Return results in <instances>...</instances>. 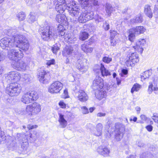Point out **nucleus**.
Here are the masks:
<instances>
[{
	"instance_id": "1",
	"label": "nucleus",
	"mask_w": 158,
	"mask_h": 158,
	"mask_svg": "<svg viewBox=\"0 0 158 158\" xmlns=\"http://www.w3.org/2000/svg\"><path fill=\"white\" fill-rule=\"evenodd\" d=\"M56 9L60 13H62L67 9L70 15L73 17L78 16L80 12V9L75 2H72L67 4L65 0H59L56 5Z\"/></svg>"
},
{
	"instance_id": "2",
	"label": "nucleus",
	"mask_w": 158,
	"mask_h": 158,
	"mask_svg": "<svg viewBox=\"0 0 158 158\" xmlns=\"http://www.w3.org/2000/svg\"><path fill=\"white\" fill-rule=\"evenodd\" d=\"M54 27L48 23L45 24L44 26L41 27L39 30V31L42 34L41 37L42 39L46 41L51 40L53 35V31Z\"/></svg>"
},
{
	"instance_id": "3",
	"label": "nucleus",
	"mask_w": 158,
	"mask_h": 158,
	"mask_svg": "<svg viewBox=\"0 0 158 158\" xmlns=\"http://www.w3.org/2000/svg\"><path fill=\"white\" fill-rule=\"evenodd\" d=\"M41 110L40 105L36 102L27 105L25 110L21 111L20 113L22 115L28 114L30 116H34L37 114Z\"/></svg>"
},
{
	"instance_id": "4",
	"label": "nucleus",
	"mask_w": 158,
	"mask_h": 158,
	"mask_svg": "<svg viewBox=\"0 0 158 158\" xmlns=\"http://www.w3.org/2000/svg\"><path fill=\"white\" fill-rule=\"evenodd\" d=\"M15 43L17 45L16 47L19 48L23 50H27L29 47L28 40L23 35H17L15 37Z\"/></svg>"
},
{
	"instance_id": "5",
	"label": "nucleus",
	"mask_w": 158,
	"mask_h": 158,
	"mask_svg": "<svg viewBox=\"0 0 158 158\" xmlns=\"http://www.w3.org/2000/svg\"><path fill=\"white\" fill-rule=\"evenodd\" d=\"M15 37L14 38L4 37L0 41V46L3 49L9 50L11 48L16 47V44L15 43Z\"/></svg>"
},
{
	"instance_id": "6",
	"label": "nucleus",
	"mask_w": 158,
	"mask_h": 158,
	"mask_svg": "<svg viewBox=\"0 0 158 158\" xmlns=\"http://www.w3.org/2000/svg\"><path fill=\"white\" fill-rule=\"evenodd\" d=\"M22 89L20 84L17 82L12 83L6 87V92L11 96H16L20 93Z\"/></svg>"
},
{
	"instance_id": "7",
	"label": "nucleus",
	"mask_w": 158,
	"mask_h": 158,
	"mask_svg": "<svg viewBox=\"0 0 158 158\" xmlns=\"http://www.w3.org/2000/svg\"><path fill=\"white\" fill-rule=\"evenodd\" d=\"M38 98L36 92L33 91L25 93L21 99L22 102L25 104H28L33 101H36Z\"/></svg>"
},
{
	"instance_id": "8",
	"label": "nucleus",
	"mask_w": 158,
	"mask_h": 158,
	"mask_svg": "<svg viewBox=\"0 0 158 158\" xmlns=\"http://www.w3.org/2000/svg\"><path fill=\"white\" fill-rule=\"evenodd\" d=\"M8 50V57L13 61L18 60V59L22 58L23 57V54L22 52L19 49H15L13 48Z\"/></svg>"
},
{
	"instance_id": "9",
	"label": "nucleus",
	"mask_w": 158,
	"mask_h": 158,
	"mask_svg": "<svg viewBox=\"0 0 158 158\" xmlns=\"http://www.w3.org/2000/svg\"><path fill=\"white\" fill-rule=\"evenodd\" d=\"M4 77L5 80L6 82L11 83L13 82L18 81L21 78V76L18 72L13 71L5 74Z\"/></svg>"
},
{
	"instance_id": "10",
	"label": "nucleus",
	"mask_w": 158,
	"mask_h": 158,
	"mask_svg": "<svg viewBox=\"0 0 158 158\" xmlns=\"http://www.w3.org/2000/svg\"><path fill=\"white\" fill-rule=\"evenodd\" d=\"M115 139L117 141H119L123 136V132L125 131V126L120 123H115Z\"/></svg>"
},
{
	"instance_id": "11",
	"label": "nucleus",
	"mask_w": 158,
	"mask_h": 158,
	"mask_svg": "<svg viewBox=\"0 0 158 158\" xmlns=\"http://www.w3.org/2000/svg\"><path fill=\"white\" fill-rule=\"evenodd\" d=\"M81 10H80V11ZM81 14L78 18V21L80 23H84L89 20L94 19V12L92 11L85 10L83 13H81Z\"/></svg>"
},
{
	"instance_id": "12",
	"label": "nucleus",
	"mask_w": 158,
	"mask_h": 158,
	"mask_svg": "<svg viewBox=\"0 0 158 158\" xmlns=\"http://www.w3.org/2000/svg\"><path fill=\"white\" fill-rule=\"evenodd\" d=\"M63 86V84L62 83L58 81H56L49 86L48 91L51 94L59 93L62 89Z\"/></svg>"
},
{
	"instance_id": "13",
	"label": "nucleus",
	"mask_w": 158,
	"mask_h": 158,
	"mask_svg": "<svg viewBox=\"0 0 158 158\" xmlns=\"http://www.w3.org/2000/svg\"><path fill=\"white\" fill-rule=\"evenodd\" d=\"M19 59L18 60L13 61L12 63V67L17 70L24 71L27 67V63L25 61Z\"/></svg>"
},
{
	"instance_id": "14",
	"label": "nucleus",
	"mask_w": 158,
	"mask_h": 158,
	"mask_svg": "<svg viewBox=\"0 0 158 158\" xmlns=\"http://www.w3.org/2000/svg\"><path fill=\"white\" fill-rule=\"evenodd\" d=\"M85 59H79L77 60L76 66L77 68L81 72L85 73L88 69V63Z\"/></svg>"
},
{
	"instance_id": "15",
	"label": "nucleus",
	"mask_w": 158,
	"mask_h": 158,
	"mask_svg": "<svg viewBox=\"0 0 158 158\" xmlns=\"http://www.w3.org/2000/svg\"><path fill=\"white\" fill-rule=\"evenodd\" d=\"M129 58L125 62L126 65L127 67H133L134 65V64L138 62L139 61L138 55L136 52L131 53L129 54Z\"/></svg>"
},
{
	"instance_id": "16",
	"label": "nucleus",
	"mask_w": 158,
	"mask_h": 158,
	"mask_svg": "<svg viewBox=\"0 0 158 158\" xmlns=\"http://www.w3.org/2000/svg\"><path fill=\"white\" fill-rule=\"evenodd\" d=\"M28 147L29 143L27 139L23 138L22 139V143H21V147L19 148L18 152L20 154H27L29 152Z\"/></svg>"
},
{
	"instance_id": "17",
	"label": "nucleus",
	"mask_w": 158,
	"mask_h": 158,
	"mask_svg": "<svg viewBox=\"0 0 158 158\" xmlns=\"http://www.w3.org/2000/svg\"><path fill=\"white\" fill-rule=\"evenodd\" d=\"M82 6L85 7H91L94 6H98L99 5L98 0H79Z\"/></svg>"
},
{
	"instance_id": "18",
	"label": "nucleus",
	"mask_w": 158,
	"mask_h": 158,
	"mask_svg": "<svg viewBox=\"0 0 158 158\" xmlns=\"http://www.w3.org/2000/svg\"><path fill=\"white\" fill-rule=\"evenodd\" d=\"M38 78L40 82L47 83L50 80V77L49 73H47L43 70L39 73Z\"/></svg>"
},
{
	"instance_id": "19",
	"label": "nucleus",
	"mask_w": 158,
	"mask_h": 158,
	"mask_svg": "<svg viewBox=\"0 0 158 158\" xmlns=\"http://www.w3.org/2000/svg\"><path fill=\"white\" fill-rule=\"evenodd\" d=\"M78 46V45L77 44L66 46L63 51V55L64 56H67V55H71L74 50H77Z\"/></svg>"
},
{
	"instance_id": "20",
	"label": "nucleus",
	"mask_w": 158,
	"mask_h": 158,
	"mask_svg": "<svg viewBox=\"0 0 158 158\" xmlns=\"http://www.w3.org/2000/svg\"><path fill=\"white\" fill-rule=\"evenodd\" d=\"M97 152L100 155L104 157H106L109 155L110 151L107 147L101 145L98 148Z\"/></svg>"
},
{
	"instance_id": "21",
	"label": "nucleus",
	"mask_w": 158,
	"mask_h": 158,
	"mask_svg": "<svg viewBox=\"0 0 158 158\" xmlns=\"http://www.w3.org/2000/svg\"><path fill=\"white\" fill-rule=\"evenodd\" d=\"M76 96L81 102H85L88 99L87 94L84 90L81 89L79 90L77 93H76Z\"/></svg>"
},
{
	"instance_id": "22",
	"label": "nucleus",
	"mask_w": 158,
	"mask_h": 158,
	"mask_svg": "<svg viewBox=\"0 0 158 158\" xmlns=\"http://www.w3.org/2000/svg\"><path fill=\"white\" fill-rule=\"evenodd\" d=\"M146 41L145 39H140L136 43L135 46H133V48L135 50L139 52L142 53L143 50V47L145 44Z\"/></svg>"
},
{
	"instance_id": "23",
	"label": "nucleus",
	"mask_w": 158,
	"mask_h": 158,
	"mask_svg": "<svg viewBox=\"0 0 158 158\" xmlns=\"http://www.w3.org/2000/svg\"><path fill=\"white\" fill-rule=\"evenodd\" d=\"M93 84L94 87H96L94 89H102L104 86L103 80L98 76L96 77L93 81Z\"/></svg>"
},
{
	"instance_id": "24",
	"label": "nucleus",
	"mask_w": 158,
	"mask_h": 158,
	"mask_svg": "<svg viewBox=\"0 0 158 158\" xmlns=\"http://www.w3.org/2000/svg\"><path fill=\"white\" fill-rule=\"evenodd\" d=\"M58 115L59 116L58 122L60 123V125L61 127L64 128L67 126V121L64 118V115L61 113H59Z\"/></svg>"
},
{
	"instance_id": "25",
	"label": "nucleus",
	"mask_w": 158,
	"mask_h": 158,
	"mask_svg": "<svg viewBox=\"0 0 158 158\" xmlns=\"http://www.w3.org/2000/svg\"><path fill=\"white\" fill-rule=\"evenodd\" d=\"M98 69H100L102 76L103 77L107 76L110 75V72L106 69L104 65L102 64H100V66H97Z\"/></svg>"
},
{
	"instance_id": "26",
	"label": "nucleus",
	"mask_w": 158,
	"mask_h": 158,
	"mask_svg": "<svg viewBox=\"0 0 158 158\" xmlns=\"http://www.w3.org/2000/svg\"><path fill=\"white\" fill-rule=\"evenodd\" d=\"M56 19L59 23L64 24L66 22L67 18L64 15L60 14L56 15Z\"/></svg>"
},
{
	"instance_id": "27",
	"label": "nucleus",
	"mask_w": 158,
	"mask_h": 158,
	"mask_svg": "<svg viewBox=\"0 0 158 158\" xmlns=\"http://www.w3.org/2000/svg\"><path fill=\"white\" fill-rule=\"evenodd\" d=\"M144 13L145 14L150 18L153 16L152 10L151 6L149 5H146L144 7Z\"/></svg>"
},
{
	"instance_id": "28",
	"label": "nucleus",
	"mask_w": 158,
	"mask_h": 158,
	"mask_svg": "<svg viewBox=\"0 0 158 158\" xmlns=\"http://www.w3.org/2000/svg\"><path fill=\"white\" fill-rule=\"evenodd\" d=\"M101 89H100V90H98L95 92V96L99 100L105 98L106 96V92Z\"/></svg>"
},
{
	"instance_id": "29",
	"label": "nucleus",
	"mask_w": 158,
	"mask_h": 158,
	"mask_svg": "<svg viewBox=\"0 0 158 158\" xmlns=\"http://www.w3.org/2000/svg\"><path fill=\"white\" fill-rule=\"evenodd\" d=\"M131 24L140 23L143 22V18L141 15L139 14L135 17L130 20Z\"/></svg>"
},
{
	"instance_id": "30",
	"label": "nucleus",
	"mask_w": 158,
	"mask_h": 158,
	"mask_svg": "<svg viewBox=\"0 0 158 158\" xmlns=\"http://www.w3.org/2000/svg\"><path fill=\"white\" fill-rule=\"evenodd\" d=\"M103 126L101 123H98L96 126V131L94 133V135L99 136L102 135V129Z\"/></svg>"
},
{
	"instance_id": "31",
	"label": "nucleus",
	"mask_w": 158,
	"mask_h": 158,
	"mask_svg": "<svg viewBox=\"0 0 158 158\" xmlns=\"http://www.w3.org/2000/svg\"><path fill=\"white\" fill-rule=\"evenodd\" d=\"M135 34H140L143 33L145 31V29L142 26H136L132 28Z\"/></svg>"
},
{
	"instance_id": "32",
	"label": "nucleus",
	"mask_w": 158,
	"mask_h": 158,
	"mask_svg": "<svg viewBox=\"0 0 158 158\" xmlns=\"http://www.w3.org/2000/svg\"><path fill=\"white\" fill-rule=\"evenodd\" d=\"M64 38L69 43H73L76 41L77 39L74 36H70V34H66L64 36Z\"/></svg>"
},
{
	"instance_id": "33",
	"label": "nucleus",
	"mask_w": 158,
	"mask_h": 158,
	"mask_svg": "<svg viewBox=\"0 0 158 158\" xmlns=\"http://www.w3.org/2000/svg\"><path fill=\"white\" fill-rule=\"evenodd\" d=\"M105 9L106 13L109 15H110L115 10L114 8L111 5L108 3H106Z\"/></svg>"
},
{
	"instance_id": "34",
	"label": "nucleus",
	"mask_w": 158,
	"mask_h": 158,
	"mask_svg": "<svg viewBox=\"0 0 158 158\" xmlns=\"http://www.w3.org/2000/svg\"><path fill=\"white\" fill-rule=\"evenodd\" d=\"M58 34L59 36H63L65 34V29L63 26L60 24H59L57 27Z\"/></svg>"
},
{
	"instance_id": "35",
	"label": "nucleus",
	"mask_w": 158,
	"mask_h": 158,
	"mask_svg": "<svg viewBox=\"0 0 158 158\" xmlns=\"http://www.w3.org/2000/svg\"><path fill=\"white\" fill-rule=\"evenodd\" d=\"M133 30L131 28L128 31L129 33L128 39L131 42L133 41L135 38V34Z\"/></svg>"
},
{
	"instance_id": "36",
	"label": "nucleus",
	"mask_w": 158,
	"mask_h": 158,
	"mask_svg": "<svg viewBox=\"0 0 158 158\" xmlns=\"http://www.w3.org/2000/svg\"><path fill=\"white\" fill-rule=\"evenodd\" d=\"M151 74V72L149 71H145L141 74V78L142 79L144 80L146 78H148Z\"/></svg>"
},
{
	"instance_id": "37",
	"label": "nucleus",
	"mask_w": 158,
	"mask_h": 158,
	"mask_svg": "<svg viewBox=\"0 0 158 158\" xmlns=\"http://www.w3.org/2000/svg\"><path fill=\"white\" fill-rule=\"evenodd\" d=\"M89 36L88 33L85 31L81 32L80 34L79 39L82 40H84L88 38Z\"/></svg>"
},
{
	"instance_id": "38",
	"label": "nucleus",
	"mask_w": 158,
	"mask_h": 158,
	"mask_svg": "<svg viewBox=\"0 0 158 158\" xmlns=\"http://www.w3.org/2000/svg\"><path fill=\"white\" fill-rule=\"evenodd\" d=\"M37 19L35 16V14L34 13L31 12L29 16L28 21L29 23H32L35 21Z\"/></svg>"
},
{
	"instance_id": "39",
	"label": "nucleus",
	"mask_w": 158,
	"mask_h": 158,
	"mask_svg": "<svg viewBox=\"0 0 158 158\" xmlns=\"http://www.w3.org/2000/svg\"><path fill=\"white\" fill-rule=\"evenodd\" d=\"M16 31L15 29H10L6 31V34L9 36H12V38H14V36L16 35H15ZM17 34H16L17 35Z\"/></svg>"
},
{
	"instance_id": "40",
	"label": "nucleus",
	"mask_w": 158,
	"mask_h": 158,
	"mask_svg": "<svg viewBox=\"0 0 158 158\" xmlns=\"http://www.w3.org/2000/svg\"><path fill=\"white\" fill-rule=\"evenodd\" d=\"M149 85L148 89V92L149 94H151L153 90L154 91L158 90V87H154L153 88V84L152 82H150L149 83Z\"/></svg>"
},
{
	"instance_id": "41",
	"label": "nucleus",
	"mask_w": 158,
	"mask_h": 158,
	"mask_svg": "<svg viewBox=\"0 0 158 158\" xmlns=\"http://www.w3.org/2000/svg\"><path fill=\"white\" fill-rule=\"evenodd\" d=\"M141 86L138 84H135L132 87L131 90V92L133 94L134 92L135 91H137L141 88Z\"/></svg>"
},
{
	"instance_id": "42",
	"label": "nucleus",
	"mask_w": 158,
	"mask_h": 158,
	"mask_svg": "<svg viewBox=\"0 0 158 158\" xmlns=\"http://www.w3.org/2000/svg\"><path fill=\"white\" fill-rule=\"evenodd\" d=\"M30 136L31 138L35 140L40 136V134L36 131H34L31 134Z\"/></svg>"
},
{
	"instance_id": "43",
	"label": "nucleus",
	"mask_w": 158,
	"mask_h": 158,
	"mask_svg": "<svg viewBox=\"0 0 158 158\" xmlns=\"http://www.w3.org/2000/svg\"><path fill=\"white\" fill-rule=\"evenodd\" d=\"M9 146L10 148H12L13 150H17L19 148L18 144L15 140L12 141Z\"/></svg>"
},
{
	"instance_id": "44",
	"label": "nucleus",
	"mask_w": 158,
	"mask_h": 158,
	"mask_svg": "<svg viewBox=\"0 0 158 158\" xmlns=\"http://www.w3.org/2000/svg\"><path fill=\"white\" fill-rule=\"evenodd\" d=\"M17 17L19 21H22L25 18L26 15L24 12H21L17 15Z\"/></svg>"
},
{
	"instance_id": "45",
	"label": "nucleus",
	"mask_w": 158,
	"mask_h": 158,
	"mask_svg": "<svg viewBox=\"0 0 158 158\" xmlns=\"http://www.w3.org/2000/svg\"><path fill=\"white\" fill-rule=\"evenodd\" d=\"M23 79L25 83H28L31 81V77L30 74H25L24 75Z\"/></svg>"
},
{
	"instance_id": "46",
	"label": "nucleus",
	"mask_w": 158,
	"mask_h": 158,
	"mask_svg": "<svg viewBox=\"0 0 158 158\" xmlns=\"http://www.w3.org/2000/svg\"><path fill=\"white\" fill-rule=\"evenodd\" d=\"M59 50V47L56 45H54L52 48V50L53 53L56 54Z\"/></svg>"
},
{
	"instance_id": "47",
	"label": "nucleus",
	"mask_w": 158,
	"mask_h": 158,
	"mask_svg": "<svg viewBox=\"0 0 158 158\" xmlns=\"http://www.w3.org/2000/svg\"><path fill=\"white\" fill-rule=\"evenodd\" d=\"M112 60V58L109 57L105 56L102 58L103 61L106 63H109Z\"/></svg>"
},
{
	"instance_id": "48",
	"label": "nucleus",
	"mask_w": 158,
	"mask_h": 158,
	"mask_svg": "<svg viewBox=\"0 0 158 158\" xmlns=\"http://www.w3.org/2000/svg\"><path fill=\"white\" fill-rule=\"evenodd\" d=\"M94 18L95 19L96 21L98 23L102 22L104 20L102 18L101 16H99L98 15L94 16Z\"/></svg>"
},
{
	"instance_id": "49",
	"label": "nucleus",
	"mask_w": 158,
	"mask_h": 158,
	"mask_svg": "<svg viewBox=\"0 0 158 158\" xmlns=\"http://www.w3.org/2000/svg\"><path fill=\"white\" fill-rule=\"evenodd\" d=\"M81 108L83 114H86L89 113L88 109L86 106H82Z\"/></svg>"
},
{
	"instance_id": "50",
	"label": "nucleus",
	"mask_w": 158,
	"mask_h": 158,
	"mask_svg": "<svg viewBox=\"0 0 158 158\" xmlns=\"http://www.w3.org/2000/svg\"><path fill=\"white\" fill-rule=\"evenodd\" d=\"M152 118L155 123H158V114L156 113L154 114L152 117Z\"/></svg>"
},
{
	"instance_id": "51",
	"label": "nucleus",
	"mask_w": 158,
	"mask_h": 158,
	"mask_svg": "<svg viewBox=\"0 0 158 158\" xmlns=\"http://www.w3.org/2000/svg\"><path fill=\"white\" fill-rule=\"evenodd\" d=\"M103 27L104 30L106 31H108L110 29V25L109 23L106 21L104 23L103 25Z\"/></svg>"
},
{
	"instance_id": "52",
	"label": "nucleus",
	"mask_w": 158,
	"mask_h": 158,
	"mask_svg": "<svg viewBox=\"0 0 158 158\" xmlns=\"http://www.w3.org/2000/svg\"><path fill=\"white\" fill-rule=\"evenodd\" d=\"M110 39H113L117 35V32L114 31L110 30Z\"/></svg>"
},
{
	"instance_id": "53",
	"label": "nucleus",
	"mask_w": 158,
	"mask_h": 158,
	"mask_svg": "<svg viewBox=\"0 0 158 158\" xmlns=\"http://www.w3.org/2000/svg\"><path fill=\"white\" fill-rule=\"evenodd\" d=\"M140 118L142 120L140 121V123H144V121H146L147 120L148 118L144 115L142 114L140 115Z\"/></svg>"
},
{
	"instance_id": "54",
	"label": "nucleus",
	"mask_w": 158,
	"mask_h": 158,
	"mask_svg": "<svg viewBox=\"0 0 158 158\" xmlns=\"http://www.w3.org/2000/svg\"><path fill=\"white\" fill-rule=\"evenodd\" d=\"M88 45L85 44H82L81 46V49L85 52L88 48Z\"/></svg>"
},
{
	"instance_id": "55",
	"label": "nucleus",
	"mask_w": 158,
	"mask_h": 158,
	"mask_svg": "<svg viewBox=\"0 0 158 158\" xmlns=\"http://www.w3.org/2000/svg\"><path fill=\"white\" fill-rule=\"evenodd\" d=\"M145 128L149 132H151L153 130V127L151 125H149L145 127Z\"/></svg>"
},
{
	"instance_id": "56",
	"label": "nucleus",
	"mask_w": 158,
	"mask_h": 158,
	"mask_svg": "<svg viewBox=\"0 0 158 158\" xmlns=\"http://www.w3.org/2000/svg\"><path fill=\"white\" fill-rule=\"evenodd\" d=\"M55 62V60L54 59H52V60L48 61L46 63V64L48 66H50L51 64H54Z\"/></svg>"
},
{
	"instance_id": "57",
	"label": "nucleus",
	"mask_w": 158,
	"mask_h": 158,
	"mask_svg": "<svg viewBox=\"0 0 158 158\" xmlns=\"http://www.w3.org/2000/svg\"><path fill=\"white\" fill-rule=\"evenodd\" d=\"M110 39V43L111 45L114 46L117 43V41L114 39V38Z\"/></svg>"
},
{
	"instance_id": "58",
	"label": "nucleus",
	"mask_w": 158,
	"mask_h": 158,
	"mask_svg": "<svg viewBox=\"0 0 158 158\" xmlns=\"http://www.w3.org/2000/svg\"><path fill=\"white\" fill-rule=\"evenodd\" d=\"M5 56V55L4 52L0 50V61L4 59Z\"/></svg>"
},
{
	"instance_id": "59",
	"label": "nucleus",
	"mask_w": 158,
	"mask_h": 158,
	"mask_svg": "<svg viewBox=\"0 0 158 158\" xmlns=\"http://www.w3.org/2000/svg\"><path fill=\"white\" fill-rule=\"evenodd\" d=\"M59 104L62 108H64L66 107V104L63 102L60 101L59 102Z\"/></svg>"
},
{
	"instance_id": "60",
	"label": "nucleus",
	"mask_w": 158,
	"mask_h": 158,
	"mask_svg": "<svg viewBox=\"0 0 158 158\" xmlns=\"http://www.w3.org/2000/svg\"><path fill=\"white\" fill-rule=\"evenodd\" d=\"M37 127V125H28L27 126V128L29 130L32 129L34 128H36Z\"/></svg>"
},
{
	"instance_id": "61",
	"label": "nucleus",
	"mask_w": 158,
	"mask_h": 158,
	"mask_svg": "<svg viewBox=\"0 0 158 158\" xmlns=\"http://www.w3.org/2000/svg\"><path fill=\"white\" fill-rule=\"evenodd\" d=\"M106 115V114L105 113H99L97 114V116L101 117L102 116H105Z\"/></svg>"
},
{
	"instance_id": "62",
	"label": "nucleus",
	"mask_w": 158,
	"mask_h": 158,
	"mask_svg": "<svg viewBox=\"0 0 158 158\" xmlns=\"http://www.w3.org/2000/svg\"><path fill=\"white\" fill-rule=\"evenodd\" d=\"M64 94L65 98H68V92L67 90L66 89H64Z\"/></svg>"
},
{
	"instance_id": "63",
	"label": "nucleus",
	"mask_w": 158,
	"mask_h": 158,
	"mask_svg": "<svg viewBox=\"0 0 158 158\" xmlns=\"http://www.w3.org/2000/svg\"><path fill=\"white\" fill-rule=\"evenodd\" d=\"M93 50V48H89L88 47V48L87 49V50L85 52H91Z\"/></svg>"
},
{
	"instance_id": "64",
	"label": "nucleus",
	"mask_w": 158,
	"mask_h": 158,
	"mask_svg": "<svg viewBox=\"0 0 158 158\" xmlns=\"http://www.w3.org/2000/svg\"><path fill=\"white\" fill-rule=\"evenodd\" d=\"M122 72L123 74L126 75L128 73V71L126 69H123L122 70Z\"/></svg>"
}]
</instances>
